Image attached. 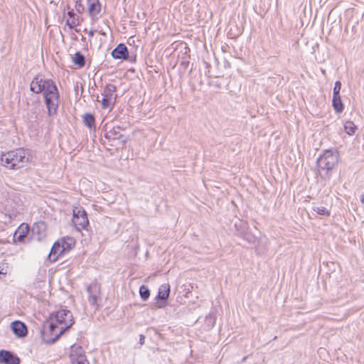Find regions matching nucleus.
Instances as JSON below:
<instances>
[{
	"mask_svg": "<svg viewBox=\"0 0 364 364\" xmlns=\"http://www.w3.org/2000/svg\"><path fill=\"white\" fill-rule=\"evenodd\" d=\"M51 321L49 324V330L52 334L55 333V338L51 343H54L59 336L73 323L72 313L67 309H60L52 314Z\"/></svg>",
	"mask_w": 364,
	"mask_h": 364,
	"instance_id": "obj_1",
	"label": "nucleus"
},
{
	"mask_svg": "<svg viewBox=\"0 0 364 364\" xmlns=\"http://www.w3.org/2000/svg\"><path fill=\"white\" fill-rule=\"evenodd\" d=\"M28 162L29 156L23 149H16L6 153H3L0 157L1 164L10 169L24 168Z\"/></svg>",
	"mask_w": 364,
	"mask_h": 364,
	"instance_id": "obj_2",
	"label": "nucleus"
},
{
	"mask_svg": "<svg viewBox=\"0 0 364 364\" xmlns=\"http://www.w3.org/2000/svg\"><path fill=\"white\" fill-rule=\"evenodd\" d=\"M45 86L43 90L45 103L46 105L49 116L55 114L59 105V93L58 88L51 80H46L44 82Z\"/></svg>",
	"mask_w": 364,
	"mask_h": 364,
	"instance_id": "obj_3",
	"label": "nucleus"
},
{
	"mask_svg": "<svg viewBox=\"0 0 364 364\" xmlns=\"http://www.w3.org/2000/svg\"><path fill=\"white\" fill-rule=\"evenodd\" d=\"M339 154L336 149H326L317 159L316 163L320 170L328 173L337 166Z\"/></svg>",
	"mask_w": 364,
	"mask_h": 364,
	"instance_id": "obj_4",
	"label": "nucleus"
},
{
	"mask_svg": "<svg viewBox=\"0 0 364 364\" xmlns=\"http://www.w3.org/2000/svg\"><path fill=\"white\" fill-rule=\"evenodd\" d=\"M73 223L75 228L80 231L89 224L87 213L82 207H75L73 210Z\"/></svg>",
	"mask_w": 364,
	"mask_h": 364,
	"instance_id": "obj_5",
	"label": "nucleus"
},
{
	"mask_svg": "<svg viewBox=\"0 0 364 364\" xmlns=\"http://www.w3.org/2000/svg\"><path fill=\"white\" fill-rule=\"evenodd\" d=\"M70 358L72 364H90L82 348L76 344L71 346Z\"/></svg>",
	"mask_w": 364,
	"mask_h": 364,
	"instance_id": "obj_6",
	"label": "nucleus"
},
{
	"mask_svg": "<svg viewBox=\"0 0 364 364\" xmlns=\"http://www.w3.org/2000/svg\"><path fill=\"white\" fill-rule=\"evenodd\" d=\"M88 301L90 305L97 306V300L100 295V287L97 283H92L87 288Z\"/></svg>",
	"mask_w": 364,
	"mask_h": 364,
	"instance_id": "obj_7",
	"label": "nucleus"
},
{
	"mask_svg": "<svg viewBox=\"0 0 364 364\" xmlns=\"http://www.w3.org/2000/svg\"><path fill=\"white\" fill-rule=\"evenodd\" d=\"M0 363L4 364H19L20 359L8 350L0 351Z\"/></svg>",
	"mask_w": 364,
	"mask_h": 364,
	"instance_id": "obj_8",
	"label": "nucleus"
},
{
	"mask_svg": "<svg viewBox=\"0 0 364 364\" xmlns=\"http://www.w3.org/2000/svg\"><path fill=\"white\" fill-rule=\"evenodd\" d=\"M112 56L115 59L127 60L129 58V51L127 47L123 44L119 43L112 51Z\"/></svg>",
	"mask_w": 364,
	"mask_h": 364,
	"instance_id": "obj_9",
	"label": "nucleus"
},
{
	"mask_svg": "<svg viewBox=\"0 0 364 364\" xmlns=\"http://www.w3.org/2000/svg\"><path fill=\"white\" fill-rule=\"evenodd\" d=\"M11 328L14 334L19 338L26 336L28 332L26 324L20 321H13Z\"/></svg>",
	"mask_w": 364,
	"mask_h": 364,
	"instance_id": "obj_10",
	"label": "nucleus"
},
{
	"mask_svg": "<svg viewBox=\"0 0 364 364\" xmlns=\"http://www.w3.org/2000/svg\"><path fill=\"white\" fill-rule=\"evenodd\" d=\"M46 80L42 78V77L38 75L35 77L31 82L30 90L36 94L41 93L43 92L45 84L44 82Z\"/></svg>",
	"mask_w": 364,
	"mask_h": 364,
	"instance_id": "obj_11",
	"label": "nucleus"
},
{
	"mask_svg": "<svg viewBox=\"0 0 364 364\" xmlns=\"http://www.w3.org/2000/svg\"><path fill=\"white\" fill-rule=\"evenodd\" d=\"M61 246L62 245H60V242L59 240H58L57 242H55L53 244V245L50 250V254L48 255V259L50 261H52V262L56 261L59 256H60L63 253H65L64 248Z\"/></svg>",
	"mask_w": 364,
	"mask_h": 364,
	"instance_id": "obj_12",
	"label": "nucleus"
},
{
	"mask_svg": "<svg viewBox=\"0 0 364 364\" xmlns=\"http://www.w3.org/2000/svg\"><path fill=\"white\" fill-rule=\"evenodd\" d=\"M105 136L109 141L120 139L122 136V129L118 126L113 127L109 129H108V127H107Z\"/></svg>",
	"mask_w": 364,
	"mask_h": 364,
	"instance_id": "obj_13",
	"label": "nucleus"
},
{
	"mask_svg": "<svg viewBox=\"0 0 364 364\" xmlns=\"http://www.w3.org/2000/svg\"><path fill=\"white\" fill-rule=\"evenodd\" d=\"M88 11L92 19L96 18L101 11V5L98 0H87Z\"/></svg>",
	"mask_w": 364,
	"mask_h": 364,
	"instance_id": "obj_14",
	"label": "nucleus"
},
{
	"mask_svg": "<svg viewBox=\"0 0 364 364\" xmlns=\"http://www.w3.org/2000/svg\"><path fill=\"white\" fill-rule=\"evenodd\" d=\"M59 241L60 242V245H62L61 247L64 248L65 252L70 250L75 246V244L74 238L71 237H63Z\"/></svg>",
	"mask_w": 364,
	"mask_h": 364,
	"instance_id": "obj_15",
	"label": "nucleus"
},
{
	"mask_svg": "<svg viewBox=\"0 0 364 364\" xmlns=\"http://www.w3.org/2000/svg\"><path fill=\"white\" fill-rule=\"evenodd\" d=\"M332 105L336 113H341L344 107L341 98V95H333Z\"/></svg>",
	"mask_w": 364,
	"mask_h": 364,
	"instance_id": "obj_16",
	"label": "nucleus"
},
{
	"mask_svg": "<svg viewBox=\"0 0 364 364\" xmlns=\"http://www.w3.org/2000/svg\"><path fill=\"white\" fill-rule=\"evenodd\" d=\"M170 294V287L168 284H163L160 286L159 289V292L157 295V298L159 299H168Z\"/></svg>",
	"mask_w": 364,
	"mask_h": 364,
	"instance_id": "obj_17",
	"label": "nucleus"
},
{
	"mask_svg": "<svg viewBox=\"0 0 364 364\" xmlns=\"http://www.w3.org/2000/svg\"><path fill=\"white\" fill-rule=\"evenodd\" d=\"M116 86L112 84L107 85L104 90V92L102 95H105L108 97L109 99H112L113 100H115V92H116Z\"/></svg>",
	"mask_w": 364,
	"mask_h": 364,
	"instance_id": "obj_18",
	"label": "nucleus"
},
{
	"mask_svg": "<svg viewBox=\"0 0 364 364\" xmlns=\"http://www.w3.org/2000/svg\"><path fill=\"white\" fill-rule=\"evenodd\" d=\"M28 230V225L23 227V225H21L18 230L16 231L14 233V239L17 240L18 241H22L23 238L26 237L25 233H26Z\"/></svg>",
	"mask_w": 364,
	"mask_h": 364,
	"instance_id": "obj_19",
	"label": "nucleus"
},
{
	"mask_svg": "<svg viewBox=\"0 0 364 364\" xmlns=\"http://www.w3.org/2000/svg\"><path fill=\"white\" fill-rule=\"evenodd\" d=\"M68 15L70 17V19H68L66 21V24L69 26L70 28H73L79 25L78 17L75 18V14L73 12L69 11Z\"/></svg>",
	"mask_w": 364,
	"mask_h": 364,
	"instance_id": "obj_20",
	"label": "nucleus"
},
{
	"mask_svg": "<svg viewBox=\"0 0 364 364\" xmlns=\"http://www.w3.org/2000/svg\"><path fill=\"white\" fill-rule=\"evenodd\" d=\"M73 62H74V63L75 65H77L79 67L82 68L85 64V56L82 54H81L80 52H77L75 54Z\"/></svg>",
	"mask_w": 364,
	"mask_h": 364,
	"instance_id": "obj_21",
	"label": "nucleus"
},
{
	"mask_svg": "<svg viewBox=\"0 0 364 364\" xmlns=\"http://www.w3.org/2000/svg\"><path fill=\"white\" fill-rule=\"evenodd\" d=\"M344 130L348 135H353L356 130V126L353 122L348 121L344 124Z\"/></svg>",
	"mask_w": 364,
	"mask_h": 364,
	"instance_id": "obj_22",
	"label": "nucleus"
},
{
	"mask_svg": "<svg viewBox=\"0 0 364 364\" xmlns=\"http://www.w3.org/2000/svg\"><path fill=\"white\" fill-rule=\"evenodd\" d=\"M83 122L89 128H92L95 124V118L91 114H85L83 116Z\"/></svg>",
	"mask_w": 364,
	"mask_h": 364,
	"instance_id": "obj_23",
	"label": "nucleus"
},
{
	"mask_svg": "<svg viewBox=\"0 0 364 364\" xmlns=\"http://www.w3.org/2000/svg\"><path fill=\"white\" fill-rule=\"evenodd\" d=\"M313 210L321 215L329 216L330 211L323 206L314 205L312 208Z\"/></svg>",
	"mask_w": 364,
	"mask_h": 364,
	"instance_id": "obj_24",
	"label": "nucleus"
},
{
	"mask_svg": "<svg viewBox=\"0 0 364 364\" xmlns=\"http://www.w3.org/2000/svg\"><path fill=\"white\" fill-rule=\"evenodd\" d=\"M139 294L142 300L146 301L150 296L149 289L146 286L142 285L139 288Z\"/></svg>",
	"mask_w": 364,
	"mask_h": 364,
	"instance_id": "obj_25",
	"label": "nucleus"
},
{
	"mask_svg": "<svg viewBox=\"0 0 364 364\" xmlns=\"http://www.w3.org/2000/svg\"><path fill=\"white\" fill-rule=\"evenodd\" d=\"M112 101H113V100L109 99L108 97L105 95H103L102 100V107L105 109L108 108L110 106Z\"/></svg>",
	"mask_w": 364,
	"mask_h": 364,
	"instance_id": "obj_26",
	"label": "nucleus"
},
{
	"mask_svg": "<svg viewBox=\"0 0 364 364\" xmlns=\"http://www.w3.org/2000/svg\"><path fill=\"white\" fill-rule=\"evenodd\" d=\"M341 89V82L340 81H336L334 84L333 95H340Z\"/></svg>",
	"mask_w": 364,
	"mask_h": 364,
	"instance_id": "obj_27",
	"label": "nucleus"
},
{
	"mask_svg": "<svg viewBox=\"0 0 364 364\" xmlns=\"http://www.w3.org/2000/svg\"><path fill=\"white\" fill-rule=\"evenodd\" d=\"M144 341H145V336L142 334H141L139 336V343L140 345H143L144 343Z\"/></svg>",
	"mask_w": 364,
	"mask_h": 364,
	"instance_id": "obj_28",
	"label": "nucleus"
},
{
	"mask_svg": "<svg viewBox=\"0 0 364 364\" xmlns=\"http://www.w3.org/2000/svg\"><path fill=\"white\" fill-rule=\"evenodd\" d=\"M94 33H95V31L91 30V31H89L88 36L90 37H92L94 36Z\"/></svg>",
	"mask_w": 364,
	"mask_h": 364,
	"instance_id": "obj_29",
	"label": "nucleus"
},
{
	"mask_svg": "<svg viewBox=\"0 0 364 364\" xmlns=\"http://www.w3.org/2000/svg\"><path fill=\"white\" fill-rule=\"evenodd\" d=\"M360 201L362 203L364 204V193L361 195L360 196Z\"/></svg>",
	"mask_w": 364,
	"mask_h": 364,
	"instance_id": "obj_30",
	"label": "nucleus"
}]
</instances>
